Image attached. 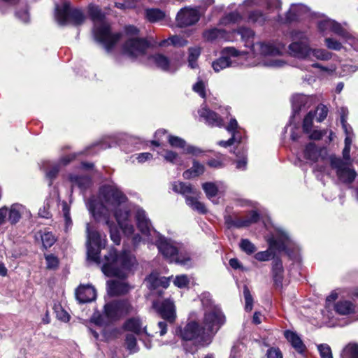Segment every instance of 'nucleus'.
<instances>
[{
  "label": "nucleus",
  "mask_w": 358,
  "mask_h": 358,
  "mask_svg": "<svg viewBox=\"0 0 358 358\" xmlns=\"http://www.w3.org/2000/svg\"><path fill=\"white\" fill-rule=\"evenodd\" d=\"M127 199L117 186L104 185L100 187L98 196H92L86 201L87 208L92 217L98 221H105L110 230V238L117 245L120 243V236L109 220L111 213L126 236H132L134 232L129 210L125 206Z\"/></svg>",
  "instance_id": "1"
},
{
  "label": "nucleus",
  "mask_w": 358,
  "mask_h": 358,
  "mask_svg": "<svg viewBox=\"0 0 358 358\" xmlns=\"http://www.w3.org/2000/svg\"><path fill=\"white\" fill-rule=\"evenodd\" d=\"M136 262L135 257L127 251L118 253L115 248H111L105 255L101 267L106 276H117V280L107 282V291L109 295L115 296L129 292V286L124 278Z\"/></svg>",
  "instance_id": "2"
},
{
  "label": "nucleus",
  "mask_w": 358,
  "mask_h": 358,
  "mask_svg": "<svg viewBox=\"0 0 358 358\" xmlns=\"http://www.w3.org/2000/svg\"><path fill=\"white\" fill-rule=\"evenodd\" d=\"M89 14L94 22V39L101 43L108 52H110L120 41L121 34L110 31V25L98 6H90Z\"/></svg>",
  "instance_id": "3"
},
{
  "label": "nucleus",
  "mask_w": 358,
  "mask_h": 358,
  "mask_svg": "<svg viewBox=\"0 0 358 358\" xmlns=\"http://www.w3.org/2000/svg\"><path fill=\"white\" fill-rule=\"evenodd\" d=\"M159 252L170 262L189 267L192 265L190 252L182 243L159 235L154 241Z\"/></svg>",
  "instance_id": "4"
},
{
  "label": "nucleus",
  "mask_w": 358,
  "mask_h": 358,
  "mask_svg": "<svg viewBox=\"0 0 358 358\" xmlns=\"http://www.w3.org/2000/svg\"><path fill=\"white\" fill-rule=\"evenodd\" d=\"M231 33L233 38L235 33L241 35L245 45L250 48L255 56H275L280 55L285 49V45L281 43L257 42L254 43L255 32L247 27H240Z\"/></svg>",
  "instance_id": "5"
},
{
  "label": "nucleus",
  "mask_w": 358,
  "mask_h": 358,
  "mask_svg": "<svg viewBox=\"0 0 358 358\" xmlns=\"http://www.w3.org/2000/svg\"><path fill=\"white\" fill-rule=\"evenodd\" d=\"M177 334L182 340L192 341L198 347L209 345L213 339L212 335L206 332L203 326L191 318L183 327L177 331Z\"/></svg>",
  "instance_id": "6"
},
{
  "label": "nucleus",
  "mask_w": 358,
  "mask_h": 358,
  "mask_svg": "<svg viewBox=\"0 0 358 358\" xmlns=\"http://www.w3.org/2000/svg\"><path fill=\"white\" fill-rule=\"evenodd\" d=\"M204 308L203 327L206 332L214 335L225 322V317L219 306L208 299H202Z\"/></svg>",
  "instance_id": "7"
},
{
  "label": "nucleus",
  "mask_w": 358,
  "mask_h": 358,
  "mask_svg": "<svg viewBox=\"0 0 358 358\" xmlns=\"http://www.w3.org/2000/svg\"><path fill=\"white\" fill-rule=\"evenodd\" d=\"M125 31L129 37L123 45V53L132 59L144 56L149 44L145 39L137 37L138 29L130 25L126 27Z\"/></svg>",
  "instance_id": "8"
},
{
  "label": "nucleus",
  "mask_w": 358,
  "mask_h": 358,
  "mask_svg": "<svg viewBox=\"0 0 358 358\" xmlns=\"http://www.w3.org/2000/svg\"><path fill=\"white\" fill-rule=\"evenodd\" d=\"M269 248L265 251L257 252L255 257L257 260L265 262L269 260L274 256L273 250L278 251H285L292 243L289 234L281 228L275 230V234L268 240Z\"/></svg>",
  "instance_id": "9"
},
{
  "label": "nucleus",
  "mask_w": 358,
  "mask_h": 358,
  "mask_svg": "<svg viewBox=\"0 0 358 358\" xmlns=\"http://www.w3.org/2000/svg\"><path fill=\"white\" fill-rule=\"evenodd\" d=\"M87 232V259L97 264H101L100 252L106 245V236H102L90 224H86Z\"/></svg>",
  "instance_id": "10"
},
{
  "label": "nucleus",
  "mask_w": 358,
  "mask_h": 358,
  "mask_svg": "<svg viewBox=\"0 0 358 358\" xmlns=\"http://www.w3.org/2000/svg\"><path fill=\"white\" fill-rule=\"evenodd\" d=\"M55 19L60 25H66L72 24L73 25H80L85 20V16L80 9L72 8L70 3L65 1L62 6L55 3Z\"/></svg>",
  "instance_id": "11"
},
{
  "label": "nucleus",
  "mask_w": 358,
  "mask_h": 358,
  "mask_svg": "<svg viewBox=\"0 0 358 358\" xmlns=\"http://www.w3.org/2000/svg\"><path fill=\"white\" fill-rule=\"evenodd\" d=\"M31 214L26 206L19 203H15L9 206H3L0 208V227L9 223L15 225L22 217L30 218Z\"/></svg>",
  "instance_id": "12"
},
{
  "label": "nucleus",
  "mask_w": 358,
  "mask_h": 358,
  "mask_svg": "<svg viewBox=\"0 0 358 358\" xmlns=\"http://www.w3.org/2000/svg\"><path fill=\"white\" fill-rule=\"evenodd\" d=\"M134 311V307L128 301H114L104 306L102 316L106 317L107 320L106 322H98V323L103 324L116 321Z\"/></svg>",
  "instance_id": "13"
},
{
  "label": "nucleus",
  "mask_w": 358,
  "mask_h": 358,
  "mask_svg": "<svg viewBox=\"0 0 358 358\" xmlns=\"http://www.w3.org/2000/svg\"><path fill=\"white\" fill-rule=\"evenodd\" d=\"M292 37L294 41L289 45V54L299 59L310 57L309 42L307 35L301 31H294Z\"/></svg>",
  "instance_id": "14"
},
{
  "label": "nucleus",
  "mask_w": 358,
  "mask_h": 358,
  "mask_svg": "<svg viewBox=\"0 0 358 358\" xmlns=\"http://www.w3.org/2000/svg\"><path fill=\"white\" fill-rule=\"evenodd\" d=\"M136 220L138 230L148 243H153L160 235L152 226L150 220L147 217L146 213L142 208L136 210Z\"/></svg>",
  "instance_id": "15"
},
{
  "label": "nucleus",
  "mask_w": 358,
  "mask_h": 358,
  "mask_svg": "<svg viewBox=\"0 0 358 358\" xmlns=\"http://www.w3.org/2000/svg\"><path fill=\"white\" fill-rule=\"evenodd\" d=\"M329 164L332 169H336L340 181L350 184L355 180L357 176L356 171L350 168L341 158L336 157L335 155H330Z\"/></svg>",
  "instance_id": "16"
},
{
  "label": "nucleus",
  "mask_w": 358,
  "mask_h": 358,
  "mask_svg": "<svg viewBox=\"0 0 358 358\" xmlns=\"http://www.w3.org/2000/svg\"><path fill=\"white\" fill-rule=\"evenodd\" d=\"M351 296L358 299V287L351 291ZM331 310L338 315L350 316L358 313V304L349 299H342L334 303Z\"/></svg>",
  "instance_id": "17"
},
{
  "label": "nucleus",
  "mask_w": 358,
  "mask_h": 358,
  "mask_svg": "<svg viewBox=\"0 0 358 358\" xmlns=\"http://www.w3.org/2000/svg\"><path fill=\"white\" fill-rule=\"evenodd\" d=\"M222 57L212 63V67L215 72H220L227 67L234 66L236 62L232 60L231 57H238L243 55V52L234 47H227L222 50Z\"/></svg>",
  "instance_id": "18"
},
{
  "label": "nucleus",
  "mask_w": 358,
  "mask_h": 358,
  "mask_svg": "<svg viewBox=\"0 0 358 358\" xmlns=\"http://www.w3.org/2000/svg\"><path fill=\"white\" fill-rule=\"evenodd\" d=\"M329 157L325 148L317 147L313 143L307 144L303 150V157L310 163H329Z\"/></svg>",
  "instance_id": "19"
},
{
  "label": "nucleus",
  "mask_w": 358,
  "mask_h": 358,
  "mask_svg": "<svg viewBox=\"0 0 358 358\" xmlns=\"http://www.w3.org/2000/svg\"><path fill=\"white\" fill-rule=\"evenodd\" d=\"M152 308L165 320L173 323L176 319V309L174 302L170 299L154 301Z\"/></svg>",
  "instance_id": "20"
},
{
  "label": "nucleus",
  "mask_w": 358,
  "mask_h": 358,
  "mask_svg": "<svg viewBox=\"0 0 358 358\" xmlns=\"http://www.w3.org/2000/svg\"><path fill=\"white\" fill-rule=\"evenodd\" d=\"M148 60L157 68L169 73L176 72L180 66V62L171 61L166 56L159 53L150 56Z\"/></svg>",
  "instance_id": "21"
},
{
  "label": "nucleus",
  "mask_w": 358,
  "mask_h": 358,
  "mask_svg": "<svg viewBox=\"0 0 358 358\" xmlns=\"http://www.w3.org/2000/svg\"><path fill=\"white\" fill-rule=\"evenodd\" d=\"M199 18L200 15L196 9L184 8L178 13L176 22L180 27H187L197 22Z\"/></svg>",
  "instance_id": "22"
},
{
  "label": "nucleus",
  "mask_w": 358,
  "mask_h": 358,
  "mask_svg": "<svg viewBox=\"0 0 358 358\" xmlns=\"http://www.w3.org/2000/svg\"><path fill=\"white\" fill-rule=\"evenodd\" d=\"M148 288L153 292V294L161 296L163 289L169 285V278L160 276L157 273H151L146 279Z\"/></svg>",
  "instance_id": "23"
},
{
  "label": "nucleus",
  "mask_w": 358,
  "mask_h": 358,
  "mask_svg": "<svg viewBox=\"0 0 358 358\" xmlns=\"http://www.w3.org/2000/svg\"><path fill=\"white\" fill-rule=\"evenodd\" d=\"M310 15V12L305 5L297 3L292 4L286 14L285 21L278 20L280 22H292L301 19H304Z\"/></svg>",
  "instance_id": "24"
},
{
  "label": "nucleus",
  "mask_w": 358,
  "mask_h": 358,
  "mask_svg": "<svg viewBox=\"0 0 358 358\" xmlns=\"http://www.w3.org/2000/svg\"><path fill=\"white\" fill-rule=\"evenodd\" d=\"M203 38L208 42L233 41L232 33L222 29L212 28L203 32Z\"/></svg>",
  "instance_id": "25"
},
{
  "label": "nucleus",
  "mask_w": 358,
  "mask_h": 358,
  "mask_svg": "<svg viewBox=\"0 0 358 358\" xmlns=\"http://www.w3.org/2000/svg\"><path fill=\"white\" fill-rule=\"evenodd\" d=\"M198 113L199 117L208 126L218 127L223 126V120L216 113L210 110L206 105H201L198 110Z\"/></svg>",
  "instance_id": "26"
},
{
  "label": "nucleus",
  "mask_w": 358,
  "mask_h": 358,
  "mask_svg": "<svg viewBox=\"0 0 358 358\" xmlns=\"http://www.w3.org/2000/svg\"><path fill=\"white\" fill-rule=\"evenodd\" d=\"M227 130L231 133L232 136L228 141H219V145L227 148L231 145L234 142H241V138L239 135L241 134V129L238 127V122L236 119H231L229 124L227 127Z\"/></svg>",
  "instance_id": "27"
},
{
  "label": "nucleus",
  "mask_w": 358,
  "mask_h": 358,
  "mask_svg": "<svg viewBox=\"0 0 358 358\" xmlns=\"http://www.w3.org/2000/svg\"><path fill=\"white\" fill-rule=\"evenodd\" d=\"M77 300L80 303L91 302L96 299V292L92 285H80L76 292Z\"/></svg>",
  "instance_id": "28"
},
{
  "label": "nucleus",
  "mask_w": 358,
  "mask_h": 358,
  "mask_svg": "<svg viewBox=\"0 0 358 358\" xmlns=\"http://www.w3.org/2000/svg\"><path fill=\"white\" fill-rule=\"evenodd\" d=\"M313 98L304 94H296L292 96V104L293 114L295 115L302 110L308 108L312 104Z\"/></svg>",
  "instance_id": "29"
},
{
  "label": "nucleus",
  "mask_w": 358,
  "mask_h": 358,
  "mask_svg": "<svg viewBox=\"0 0 358 358\" xmlns=\"http://www.w3.org/2000/svg\"><path fill=\"white\" fill-rule=\"evenodd\" d=\"M243 4L248 7L266 6L269 10H278L281 6L280 0H245Z\"/></svg>",
  "instance_id": "30"
},
{
  "label": "nucleus",
  "mask_w": 358,
  "mask_h": 358,
  "mask_svg": "<svg viewBox=\"0 0 358 358\" xmlns=\"http://www.w3.org/2000/svg\"><path fill=\"white\" fill-rule=\"evenodd\" d=\"M284 335L292 346L299 353L302 354L305 352L306 346L301 338L295 332L287 330L285 331Z\"/></svg>",
  "instance_id": "31"
},
{
  "label": "nucleus",
  "mask_w": 358,
  "mask_h": 358,
  "mask_svg": "<svg viewBox=\"0 0 358 358\" xmlns=\"http://www.w3.org/2000/svg\"><path fill=\"white\" fill-rule=\"evenodd\" d=\"M146 19L150 22H160L166 21L167 15L166 12L159 8H148L145 10Z\"/></svg>",
  "instance_id": "32"
},
{
  "label": "nucleus",
  "mask_w": 358,
  "mask_h": 358,
  "mask_svg": "<svg viewBox=\"0 0 358 358\" xmlns=\"http://www.w3.org/2000/svg\"><path fill=\"white\" fill-rule=\"evenodd\" d=\"M69 180L73 187L77 186L81 190H85L92 184L91 178L86 176L71 175Z\"/></svg>",
  "instance_id": "33"
},
{
  "label": "nucleus",
  "mask_w": 358,
  "mask_h": 358,
  "mask_svg": "<svg viewBox=\"0 0 358 358\" xmlns=\"http://www.w3.org/2000/svg\"><path fill=\"white\" fill-rule=\"evenodd\" d=\"M205 171L204 165L199 163L196 160L193 161V164L191 169L186 170L183 173L185 179H190L192 178L199 176Z\"/></svg>",
  "instance_id": "34"
},
{
  "label": "nucleus",
  "mask_w": 358,
  "mask_h": 358,
  "mask_svg": "<svg viewBox=\"0 0 358 358\" xmlns=\"http://www.w3.org/2000/svg\"><path fill=\"white\" fill-rule=\"evenodd\" d=\"M173 190L185 195V197L189 196L188 194H197V191L191 185L182 182H174L173 184Z\"/></svg>",
  "instance_id": "35"
},
{
  "label": "nucleus",
  "mask_w": 358,
  "mask_h": 358,
  "mask_svg": "<svg viewBox=\"0 0 358 358\" xmlns=\"http://www.w3.org/2000/svg\"><path fill=\"white\" fill-rule=\"evenodd\" d=\"M124 328L126 330L132 331L138 335L141 334L144 329L142 327V322L138 317H131L128 319L124 324Z\"/></svg>",
  "instance_id": "36"
},
{
  "label": "nucleus",
  "mask_w": 358,
  "mask_h": 358,
  "mask_svg": "<svg viewBox=\"0 0 358 358\" xmlns=\"http://www.w3.org/2000/svg\"><path fill=\"white\" fill-rule=\"evenodd\" d=\"M273 278L277 286L282 285L283 267L282 263L280 259H276L273 261Z\"/></svg>",
  "instance_id": "37"
},
{
  "label": "nucleus",
  "mask_w": 358,
  "mask_h": 358,
  "mask_svg": "<svg viewBox=\"0 0 358 358\" xmlns=\"http://www.w3.org/2000/svg\"><path fill=\"white\" fill-rule=\"evenodd\" d=\"M186 203L194 210L197 211L199 213L205 214L207 209L204 204L199 201L196 197L192 196H186Z\"/></svg>",
  "instance_id": "38"
},
{
  "label": "nucleus",
  "mask_w": 358,
  "mask_h": 358,
  "mask_svg": "<svg viewBox=\"0 0 358 358\" xmlns=\"http://www.w3.org/2000/svg\"><path fill=\"white\" fill-rule=\"evenodd\" d=\"M341 358H358V344L348 343L342 350Z\"/></svg>",
  "instance_id": "39"
},
{
  "label": "nucleus",
  "mask_w": 358,
  "mask_h": 358,
  "mask_svg": "<svg viewBox=\"0 0 358 358\" xmlns=\"http://www.w3.org/2000/svg\"><path fill=\"white\" fill-rule=\"evenodd\" d=\"M201 55V49L199 47L189 48L188 66L191 69H196L198 66L197 59Z\"/></svg>",
  "instance_id": "40"
},
{
  "label": "nucleus",
  "mask_w": 358,
  "mask_h": 358,
  "mask_svg": "<svg viewBox=\"0 0 358 358\" xmlns=\"http://www.w3.org/2000/svg\"><path fill=\"white\" fill-rule=\"evenodd\" d=\"M315 57L322 61H328L332 57V54L324 49H311L310 50V57Z\"/></svg>",
  "instance_id": "41"
},
{
  "label": "nucleus",
  "mask_w": 358,
  "mask_h": 358,
  "mask_svg": "<svg viewBox=\"0 0 358 358\" xmlns=\"http://www.w3.org/2000/svg\"><path fill=\"white\" fill-rule=\"evenodd\" d=\"M268 20V17L260 10L252 11L248 15V21L250 22L259 24H263Z\"/></svg>",
  "instance_id": "42"
},
{
  "label": "nucleus",
  "mask_w": 358,
  "mask_h": 358,
  "mask_svg": "<svg viewBox=\"0 0 358 358\" xmlns=\"http://www.w3.org/2000/svg\"><path fill=\"white\" fill-rule=\"evenodd\" d=\"M241 15L237 11L231 12L223 17H222L220 20V24L221 25H228L230 24H234L238 22L241 20Z\"/></svg>",
  "instance_id": "43"
},
{
  "label": "nucleus",
  "mask_w": 358,
  "mask_h": 358,
  "mask_svg": "<svg viewBox=\"0 0 358 358\" xmlns=\"http://www.w3.org/2000/svg\"><path fill=\"white\" fill-rule=\"evenodd\" d=\"M166 44H172L174 46L183 47L187 44V41L180 36H173L167 40H164L160 42L159 45L164 46Z\"/></svg>",
  "instance_id": "44"
},
{
  "label": "nucleus",
  "mask_w": 358,
  "mask_h": 358,
  "mask_svg": "<svg viewBox=\"0 0 358 358\" xmlns=\"http://www.w3.org/2000/svg\"><path fill=\"white\" fill-rule=\"evenodd\" d=\"M331 23H333V20L327 17H322L317 22L318 29L323 34L331 32V25L330 24Z\"/></svg>",
  "instance_id": "45"
},
{
  "label": "nucleus",
  "mask_w": 358,
  "mask_h": 358,
  "mask_svg": "<svg viewBox=\"0 0 358 358\" xmlns=\"http://www.w3.org/2000/svg\"><path fill=\"white\" fill-rule=\"evenodd\" d=\"M309 135V138L310 139L313 140H320L324 136L329 134L328 136V142H331L333 140V132L331 131H329L327 129L325 130H313L311 131Z\"/></svg>",
  "instance_id": "46"
},
{
  "label": "nucleus",
  "mask_w": 358,
  "mask_h": 358,
  "mask_svg": "<svg viewBox=\"0 0 358 358\" xmlns=\"http://www.w3.org/2000/svg\"><path fill=\"white\" fill-rule=\"evenodd\" d=\"M203 189L206 194V196L211 199L217 194L218 189L215 183L211 182H205L202 185Z\"/></svg>",
  "instance_id": "47"
},
{
  "label": "nucleus",
  "mask_w": 358,
  "mask_h": 358,
  "mask_svg": "<svg viewBox=\"0 0 358 358\" xmlns=\"http://www.w3.org/2000/svg\"><path fill=\"white\" fill-rule=\"evenodd\" d=\"M40 236L43 246L45 249L50 248L56 241L55 236L50 231H44L43 233L41 234Z\"/></svg>",
  "instance_id": "48"
},
{
  "label": "nucleus",
  "mask_w": 358,
  "mask_h": 358,
  "mask_svg": "<svg viewBox=\"0 0 358 358\" xmlns=\"http://www.w3.org/2000/svg\"><path fill=\"white\" fill-rule=\"evenodd\" d=\"M162 156L167 162L180 165L182 163V160L178 154L172 150H165Z\"/></svg>",
  "instance_id": "49"
},
{
  "label": "nucleus",
  "mask_w": 358,
  "mask_h": 358,
  "mask_svg": "<svg viewBox=\"0 0 358 358\" xmlns=\"http://www.w3.org/2000/svg\"><path fill=\"white\" fill-rule=\"evenodd\" d=\"M63 217L65 224V231H68L72 227V220L70 216V208L66 203L62 205Z\"/></svg>",
  "instance_id": "50"
},
{
  "label": "nucleus",
  "mask_w": 358,
  "mask_h": 358,
  "mask_svg": "<svg viewBox=\"0 0 358 358\" xmlns=\"http://www.w3.org/2000/svg\"><path fill=\"white\" fill-rule=\"evenodd\" d=\"M125 344L127 350L131 353L136 352L138 350V348L136 343V338L132 334H128L125 338Z\"/></svg>",
  "instance_id": "51"
},
{
  "label": "nucleus",
  "mask_w": 358,
  "mask_h": 358,
  "mask_svg": "<svg viewBox=\"0 0 358 358\" xmlns=\"http://www.w3.org/2000/svg\"><path fill=\"white\" fill-rule=\"evenodd\" d=\"M243 296L245 299V310L250 312L252 309L253 299L247 286H244L243 287Z\"/></svg>",
  "instance_id": "52"
},
{
  "label": "nucleus",
  "mask_w": 358,
  "mask_h": 358,
  "mask_svg": "<svg viewBox=\"0 0 358 358\" xmlns=\"http://www.w3.org/2000/svg\"><path fill=\"white\" fill-rule=\"evenodd\" d=\"M168 141L169 144L173 148L185 149L186 146V142L184 139L172 135L168 136Z\"/></svg>",
  "instance_id": "53"
},
{
  "label": "nucleus",
  "mask_w": 358,
  "mask_h": 358,
  "mask_svg": "<svg viewBox=\"0 0 358 358\" xmlns=\"http://www.w3.org/2000/svg\"><path fill=\"white\" fill-rule=\"evenodd\" d=\"M50 169L45 171V176L49 180V185H51L52 180L57 177L59 170L58 164H54L48 165Z\"/></svg>",
  "instance_id": "54"
},
{
  "label": "nucleus",
  "mask_w": 358,
  "mask_h": 358,
  "mask_svg": "<svg viewBox=\"0 0 358 358\" xmlns=\"http://www.w3.org/2000/svg\"><path fill=\"white\" fill-rule=\"evenodd\" d=\"M241 249L247 254H252L256 251V247L248 239H242L240 243Z\"/></svg>",
  "instance_id": "55"
},
{
  "label": "nucleus",
  "mask_w": 358,
  "mask_h": 358,
  "mask_svg": "<svg viewBox=\"0 0 358 358\" xmlns=\"http://www.w3.org/2000/svg\"><path fill=\"white\" fill-rule=\"evenodd\" d=\"M330 25H331V32L337 34L338 36H341L343 39L345 38V36H347L348 31L346 29H345L341 25V24L333 20V23L330 24Z\"/></svg>",
  "instance_id": "56"
},
{
  "label": "nucleus",
  "mask_w": 358,
  "mask_h": 358,
  "mask_svg": "<svg viewBox=\"0 0 358 358\" xmlns=\"http://www.w3.org/2000/svg\"><path fill=\"white\" fill-rule=\"evenodd\" d=\"M314 116L315 115L310 111L304 117L303 130L306 134H309L311 131Z\"/></svg>",
  "instance_id": "57"
},
{
  "label": "nucleus",
  "mask_w": 358,
  "mask_h": 358,
  "mask_svg": "<svg viewBox=\"0 0 358 358\" xmlns=\"http://www.w3.org/2000/svg\"><path fill=\"white\" fill-rule=\"evenodd\" d=\"M317 350L321 358H333L331 348L327 344H320L317 345Z\"/></svg>",
  "instance_id": "58"
},
{
  "label": "nucleus",
  "mask_w": 358,
  "mask_h": 358,
  "mask_svg": "<svg viewBox=\"0 0 358 358\" xmlns=\"http://www.w3.org/2000/svg\"><path fill=\"white\" fill-rule=\"evenodd\" d=\"M324 42L326 46L331 50L338 51L343 48L341 43L333 38H326Z\"/></svg>",
  "instance_id": "59"
},
{
  "label": "nucleus",
  "mask_w": 358,
  "mask_h": 358,
  "mask_svg": "<svg viewBox=\"0 0 358 358\" xmlns=\"http://www.w3.org/2000/svg\"><path fill=\"white\" fill-rule=\"evenodd\" d=\"M226 222L230 227H235L236 228H241L244 227H248V222H246L245 218L240 219L237 218L235 220H232L231 217H227L226 219Z\"/></svg>",
  "instance_id": "60"
},
{
  "label": "nucleus",
  "mask_w": 358,
  "mask_h": 358,
  "mask_svg": "<svg viewBox=\"0 0 358 358\" xmlns=\"http://www.w3.org/2000/svg\"><path fill=\"white\" fill-rule=\"evenodd\" d=\"M193 90L199 94V96L202 98L206 97V84L201 80H199L194 85Z\"/></svg>",
  "instance_id": "61"
},
{
  "label": "nucleus",
  "mask_w": 358,
  "mask_h": 358,
  "mask_svg": "<svg viewBox=\"0 0 358 358\" xmlns=\"http://www.w3.org/2000/svg\"><path fill=\"white\" fill-rule=\"evenodd\" d=\"M327 113V108L324 105H320L317 108L315 113L313 114L316 115L317 122H320L326 118Z\"/></svg>",
  "instance_id": "62"
},
{
  "label": "nucleus",
  "mask_w": 358,
  "mask_h": 358,
  "mask_svg": "<svg viewBox=\"0 0 358 358\" xmlns=\"http://www.w3.org/2000/svg\"><path fill=\"white\" fill-rule=\"evenodd\" d=\"M55 310L56 316L59 320L65 322H66L69 320L70 316H69V313L66 310H64L62 308V306H55Z\"/></svg>",
  "instance_id": "63"
},
{
  "label": "nucleus",
  "mask_w": 358,
  "mask_h": 358,
  "mask_svg": "<svg viewBox=\"0 0 358 358\" xmlns=\"http://www.w3.org/2000/svg\"><path fill=\"white\" fill-rule=\"evenodd\" d=\"M344 41L349 44L355 50H358V38L350 34L349 31L343 38Z\"/></svg>",
  "instance_id": "64"
}]
</instances>
